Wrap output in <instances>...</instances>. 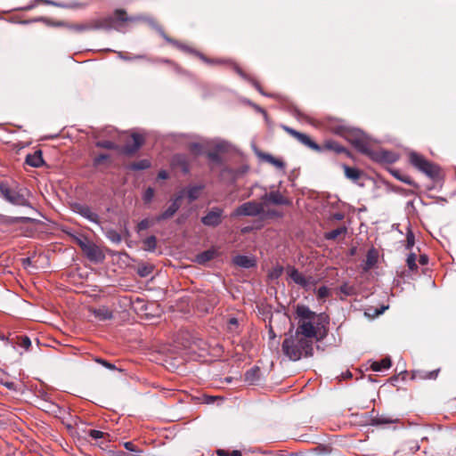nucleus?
Returning <instances> with one entry per match:
<instances>
[{
	"mask_svg": "<svg viewBox=\"0 0 456 456\" xmlns=\"http://www.w3.org/2000/svg\"><path fill=\"white\" fill-rule=\"evenodd\" d=\"M90 312L100 322L108 321L113 318L112 312L106 306H100L99 308H92Z\"/></svg>",
	"mask_w": 456,
	"mask_h": 456,
	"instance_id": "2eb2a0df",
	"label": "nucleus"
},
{
	"mask_svg": "<svg viewBox=\"0 0 456 456\" xmlns=\"http://www.w3.org/2000/svg\"><path fill=\"white\" fill-rule=\"evenodd\" d=\"M314 341L300 334L298 331L292 330L287 335L282 343L283 354L291 361H297L304 357L313 355Z\"/></svg>",
	"mask_w": 456,
	"mask_h": 456,
	"instance_id": "f03ea898",
	"label": "nucleus"
},
{
	"mask_svg": "<svg viewBox=\"0 0 456 456\" xmlns=\"http://www.w3.org/2000/svg\"><path fill=\"white\" fill-rule=\"evenodd\" d=\"M144 248L149 251H153L157 247V239L155 236H150L143 240Z\"/></svg>",
	"mask_w": 456,
	"mask_h": 456,
	"instance_id": "c756f323",
	"label": "nucleus"
},
{
	"mask_svg": "<svg viewBox=\"0 0 456 456\" xmlns=\"http://www.w3.org/2000/svg\"><path fill=\"white\" fill-rule=\"evenodd\" d=\"M238 73L240 75V76H244L243 73L241 72V70L238 69Z\"/></svg>",
	"mask_w": 456,
	"mask_h": 456,
	"instance_id": "338daca9",
	"label": "nucleus"
},
{
	"mask_svg": "<svg viewBox=\"0 0 456 456\" xmlns=\"http://www.w3.org/2000/svg\"><path fill=\"white\" fill-rule=\"evenodd\" d=\"M419 263H420L421 265H427V264H428V256H427L422 255V256H420V257H419Z\"/></svg>",
	"mask_w": 456,
	"mask_h": 456,
	"instance_id": "864d4df0",
	"label": "nucleus"
},
{
	"mask_svg": "<svg viewBox=\"0 0 456 456\" xmlns=\"http://www.w3.org/2000/svg\"><path fill=\"white\" fill-rule=\"evenodd\" d=\"M440 371V369H436L431 371H417L414 373L413 378L414 379H436L438 376V373Z\"/></svg>",
	"mask_w": 456,
	"mask_h": 456,
	"instance_id": "5701e85b",
	"label": "nucleus"
},
{
	"mask_svg": "<svg viewBox=\"0 0 456 456\" xmlns=\"http://www.w3.org/2000/svg\"><path fill=\"white\" fill-rule=\"evenodd\" d=\"M172 164L174 166H181V168L183 172L188 171L186 157L183 155H175L173 158Z\"/></svg>",
	"mask_w": 456,
	"mask_h": 456,
	"instance_id": "a878e982",
	"label": "nucleus"
},
{
	"mask_svg": "<svg viewBox=\"0 0 456 456\" xmlns=\"http://www.w3.org/2000/svg\"><path fill=\"white\" fill-rule=\"evenodd\" d=\"M91 240H89L86 237H77L76 238V242L81 248L82 251L86 248V247L89 244Z\"/></svg>",
	"mask_w": 456,
	"mask_h": 456,
	"instance_id": "ea45409f",
	"label": "nucleus"
},
{
	"mask_svg": "<svg viewBox=\"0 0 456 456\" xmlns=\"http://www.w3.org/2000/svg\"><path fill=\"white\" fill-rule=\"evenodd\" d=\"M409 160L416 169L425 174L428 177L433 180L439 177V167L425 159L422 155L415 151H411L409 153Z\"/></svg>",
	"mask_w": 456,
	"mask_h": 456,
	"instance_id": "20e7f679",
	"label": "nucleus"
},
{
	"mask_svg": "<svg viewBox=\"0 0 456 456\" xmlns=\"http://www.w3.org/2000/svg\"><path fill=\"white\" fill-rule=\"evenodd\" d=\"M407 248H411L414 245V236L412 232H408L407 234Z\"/></svg>",
	"mask_w": 456,
	"mask_h": 456,
	"instance_id": "de8ad7c7",
	"label": "nucleus"
},
{
	"mask_svg": "<svg viewBox=\"0 0 456 456\" xmlns=\"http://www.w3.org/2000/svg\"><path fill=\"white\" fill-rule=\"evenodd\" d=\"M380 155H381V160H384L387 163L395 162L398 159V156L395 153H393L390 151H380Z\"/></svg>",
	"mask_w": 456,
	"mask_h": 456,
	"instance_id": "7c9ffc66",
	"label": "nucleus"
},
{
	"mask_svg": "<svg viewBox=\"0 0 456 456\" xmlns=\"http://www.w3.org/2000/svg\"><path fill=\"white\" fill-rule=\"evenodd\" d=\"M124 446H125V448H126V450H128V451L135 452L134 445V444H133V443H131V442H126V443L124 444Z\"/></svg>",
	"mask_w": 456,
	"mask_h": 456,
	"instance_id": "3c124183",
	"label": "nucleus"
},
{
	"mask_svg": "<svg viewBox=\"0 0 456 456\" xmlns=\"http://www.w3.org/2000/svg\"><path fill=\"white\" fill-rule=\"evenodd\" d=\"M269 335L271 338H273L275 337V334L272 329L269 330Z\"/></svg>",
	"mask_w": 456,
	"mask_h": 456,
	"instance_id": "052dcab7",
	"label": "nucleus"
},
{
	"mask_svg": "<svg viewBox=\"0 0 456 456\" xmlns=\"http://www.w3.org/2000/svg\"><path fill=\"white\" fill-rule=\"evenodd\" d=\"M151 167V162L148 159H142L134 162L131 165V168L134 170H143Z\"/></svg>",
	"mask_w": 456,
	"mask_h": 456,
	"instance_id": "2f4dec72",
	"label": "nucleus"
},
{
	"mask_svg": "<svg viewBox=\"0 0 456 456\" xmlns=\"http://www.w3.org/2000/svg\"><path fill=\"white\" fill-rule=\"evenodd\" d=\"M416 255L414 253H411L406 259L407 265L411 271H414L417 269L416 265Z\"/></svg>",
	"mask_w": 456,
	"mask_h": 456,
	"instance_id": "c9c22d12",
	"label": "nucleus"
},
{
	"mask_svg": "<svg viewBox=\"0 0 456 456\" xmlns=\"http://www.w3.org/2000/svg\"><path fill=\"white\" fill-rule=\"evenodd\" d=\"M0 193L4 200L17 206H28V191L24 188L11 189L6 183H0Z\"/></svg>",
	"mask_w": 456,
	"mask_h": 456,
	"instance_id": "39448f33",
	"label": "nucleus"
},
{
	"mask_svg": "<svg viewBox=\"0 0 456 456\" xmlns=\"http://www.w3.org/2000/svg\"><path fill=\"white\" fill-rule=\"evenodd\" d=\"M230 456H241V452L239 451V450H233L231 454H229Z\"/></svg>",
	"mask_w": 456,
	"mask_h": 456,
	"instance_id": "4d7b16f0",
	"label": "nucleus"
},
{
	"mask_svg": "<svg viewBox=\"0 0 456 456\" xmlns=\"http://www.w3.org/2000/svg\"><path fill=\"white\" fill-rule=\"evenodd\" d=\"M24 263H27V265H29V263H30V259H29V258L25 259V260H24Z\"/></svg>",
	"mask_w": 456,
	"mask_h": 456,
	"instance_id": "69168bd1",
	"label": "nucleus"
},
{
	"mask_svg": "<svg viewBox=\"0 0 456 456\" xmlns=\"http://www.w3.org/2000/svg\"><path fill=\"white\" fill-rule=\"evenodd\" d=\"M217 455L218 456H230L229 455V452L225 450H218L217 451Z\"/></svg>",
	"mask_w": 456,
	"mask_h": 456,
	"instance_id": "5fc2aeb1",
	"label": "nucleus"
},
{
	"mask_svg": "<svg viewBox=\"0 0 456 456\" xmlns=\"http://www.w3.org/2000/svg\"><path fill=\"white\" fill-rule=\"evenodd\" d=\"M119 58H121L124 61H132L135 59H143V55H135L134 57L125 56L122 53H119Z\"/></svg>",
	"mask_w": 456,
	"mask_h": 456,
	"instance_id": "09e8293b",
	"label": "nucleus"
},
{
	"mask_svg": "<svg viewBox=\"0 0 456 456\" xmlns=\"http://www.w3.org/2000/svg\"><path fill=\"white\" fill-rule=\"evenodd\" d=\"M190 150L195 154H200L201 152V145L198 142H192L190 144Z\"/></svg>",
	"mask_w": 456,
	"mask_h": 456,
	"instance_id": "c03bdc74",
	"label": "nucleus"
},
{
	"mask_svg": "<svg viewBox=\"0 0 456 456\" xmlns=\"http://www.w3.org/2000/svg\"><path fill=\"white\" fill-rule=\"evenodd\" d=\"M397 178L405 183H409V184L411 183V179L408 176H404V177L397 176Z\"/></svg>",
	"mask_w": 456,
	"mask_h": 456,
	"instance_id": "6e6d98bb",
	"label": "nucleus"
},
{
	"mask_svg": "<svg viewBox=\"0 0 456 456\" xmlns=\"http://www.w3.org/2000/svg\"><path fill=\"white\" fill-rule=\"evenodd\" d=\"M183 198V192H180L178 195H175L174 198L171 199V204L170 206L163 211L161 214L157 216L154 219L155 222L159 223L164 220L170 219L174 216V215L177 212V210L180 208V201Z\"/></svg>",
	"mask_w": 456,
	"mask_h": 456,
	"instance_id": "6e6552de",
	"label": "nucleus"
},
{
	"mask_svg": "<svg viewBox=\"0 0 456 456\" xmlns=\"http://www.w3.org/2000/svg\"><path fill=\"white\" fill-rule=\"evenodd\" d=\"M233 262L243 268H250L255 265V260L247 256H237L233 258Z\"/></svg>",
	"mask_w": 456,
	"mask_h": 456,
	"instance_id": "a211bd4d",
	"label": "nucleus"
},
{
	"mask_svg": "<svg viewBox=\"0 0 456 456\" xmlns=\"http://www.w3.org/2000/svg\"><path fill=\"white\" fill-rule=\"evenodd\" d=\"M391 367V360L388 357H386L380 361L373 362L371 363V369L374 371H382L385 370H388Z\"/></svg>",
	"mask_w": 456,
	"mask_h": 456,
	"instance_id": "aec40b11",
	"label": "nucleus"
},
{
	"mask_svg": "<svg viewBox=\"0 0 456 456\" xmlns=\"http://www.w3.org/2000/svg\"><path fill=\"white\" fill-rule=\"evenodd\" d=\"M351 376H352V374H351L350 372H348V373L346 374V377H351Z\"/></svg>",
	"mask_w": 456,
	"mask_h": 456,
	"instance_id": "774afa93",
	"label": "nucleus"
},
{
	"mask_svg": "<svg viewBox=\"0 0 456 456\" xmlns=\"http://www.w3.org/2000/svg\"><path fill=\"white\" fill-rule=\"evenodd\" d=\"M238 326V320L236 318H231L228 322V329L233 331Z\"/></svg>",
	"mask_w": 456,
	"mask_h": 456,
	"instance_id": "a18cd8bd",
	"label": "nucleus"
},
{
	"mask_svg": "<svg viewBox=\"0 0 456 456\" xmlns=\"http://www.w3.org/2000/svg\"><path fill=\"white\" fill-rule=\"evenodd\" d=\"M330 289L326 286H322L317 290V297L319 299H324L330 296Z\"/></svg>",
	"mask_w": 456,
	"mask_h": 456,
	"instance_id": "4c0bfd02",
	"label": "nucleus"
},
{
	"mask_svg": "<svg viewBox=\"0 0 456 456\" xmlns=\"http://www.w3.org/2000/svg\"><path fill=\"white\" fill-rule=\"evenodd\" d=\"M2 384L4 387H6L7 388H9V389H12V390L16 389V385L13 382H11V381H2Z\"/></svg>",
	"mask_w": 456,
	"mask_h": 456,
	"instance_id": "8fccbe9b",
	"label": "nucleus"
},
{
	"mask_svg": "<svg viewBox=\"0 0 456 456\" xmlns=\"http://www.w3.org/2000/svg\"><path fill=\"white\" fill-rule=\"evenodd\" d=\"M86 257L93 262H102L105 258V255L102 250L94 242L90 241L89 244L83 250Z\"/></svg>",
	"mask_w": 456,
	"mask_h": 456,
	"instance_id": "9d476101",
	"label": "nucleus"
},
{
	"mask_svg": "<svg viewBox=\"0 0 456 456\" xmlns=\"http://www.w3.org/2000/svg\"><path fill=\"white\" fill-rule=\"evenodd\" d=\"M265 211L264 204L256 201H248L241 204L232 212V216H256Z\"/></svg>",
	"mask_w": 456,
	"mask_h": 456,
	"instance_id": "423d86ee",
	"label": "nucleus"
},
{
	"mask_svg": "<svg viewBox=\"0 0 456 456\" xmlns=\"http://www.w3.org/2000/svg\"><path fill=\"white\" fill-rule=\"evenodd\" d=\"M349 141L359 151L362 153H369L370 146L362 134L354 133L352 134V138H349Z\"/></svg>",
	"mask_w": 456,
	"mask_h": 456,
	"instance_id": "ddd939ff",
	"label": "nucleus"
},
{
	"mask_svg": "<svg viewBox=\"0 0 456 456\" xmlns=\"http://www.w3.org/2000/svg\"><path fill=\"white\" fill-rule=\"evenodd\" d=\"M132 139H133V142H134L133 146H126V152H127V153L134 152L135 151H137L139 149V147L143 142V137L140 134H132Z\"/></svg>",
	"mask_w": 456,
	"mask_h": 456,
	"instance_id": "4be33fe9",
	"label": "nucleus"
},
{
	"mask_svg": "<svg viewBox=\"0 0 456 456\" xmlns=\"http://www.w3.org/2000/svg\"><path fill=\"white\" fill-rule=\"evenodd\" d=\"M96 362H100L101 364H102L104 367L110 369V370H116V367L115 365H113L112 363L105 361V360H102V359H97Z\"/></svg>",
	"mask_w": 456,
	"mask_h": 456,
	"instance_id": "49530a36",
	"label": "nucleus"
},
{
	"mask_svg": "<svg viewBox=\"0 0 456 456\" xmlns=\"http://www.w3.org/2000/svg\"><path fill=\"white\" fill-rule=\"evenodd\" d=\"M324 148L328 150L334 151L335 152L341 153L345 152L346 150L343 146L339 145L338 142L333 141H327L324 144Z\"/></svg>",
	"mask_w": 456,
	"mask_h": 456,
	"instance_id": "c85d7f7f",
	"label": "nucleus"
},
{
	"mask_svg": "<svg viewBox=\"0 0 456 456\" xmlns=\"http://www.w3.org/2000/svg\"><path fill=\"white\" fill-rule=\"evenodd\" d=\"M261 158L280 170H283L285 168V163L281 159H276L271 154H261Z\"/></svg>",
	"mask_w": 456,
	"mask_h": 456,
	"instance_id": "6ab92c4d",
	"label": "nucleus"
},
{
	"mask_svg": "<svg viewBox=\"0 0 456 456\" xmlns=\"http://www.w3.org/2000/svg\"><path fill=\"white\" fill-rule=\"evenodd\" d=\"M77 213L92 223L99 224V216L87 206H78Z\"/></svg>",
	"mask_w": 456,
	"mask_h": 456,
	"instance_id": "dca6fc26",
	"label": "nucleus"
},
{
	"mask_svg": "<svg viewBox=\"0 0 456 456\" xmlns=\"http://www.w3.org/2000/svg\"><path fill=\"white\" fill-rule=\"evenodd\" d=\"M255 86H256V89H257L261 94H263V92H262V90H261V88H260L259 85L256 83V84H255Z\"/></svg>",
	"mask_w": 456,
	"mask_h": 456,
	"instance_id": "e2e57ef3",
	"label": "nucleus"
},
{
	"mask_svg": "<svg viewBox=\"0 0 456 456\" xmlns=\"http://www.w3.org/2000/svg\"><path fill=\"white\" fill-rule=\"evenodd\" d=\"M201 190V187L194 186L191 187L187 191V196L191 201L195 200L199 195L200 191Z\"/></svg>",
	"mask_w": 456,
	"mask_h": 456,
	"instance_id": "473e14b6",
	"label": "nucleus"
},
{
	"mask_svg": "<svg viewBox=\"0 0 456 456\" xmlns=\"http://www.w3.org/2000/svg\"><path fill=\"white\" fill-rule=\"evenodd\" d=\"M140 274L141 276H145L148 274L147 271H146V268L142 269L140 271Z\"/></svg>",
	"mask_w": 456,
	"mask_h": 456,
	"instance_id": "bf43d9fd",
	"label": "nucleus"
},
{
	"mask_svg": "<svg viewBox=\"0 0 456 456\" xmlns=\"http://www.w3.org/2000/svg\"><path fill=\"white\" fill-rule=\"evenodd\" d=\"M339 291L346 296H351L354 294V288L348 283H344L339 287Z\"/></svg>",
	"mask_w": 456,
	"mask_h": 456,
	"instance_id": "f704fd0d",
	"label": "nucleus"
},
{
	"mask_svg": "<svg viewBox=\"0 0 456 456\" xmlns=\"http://www.w3.org/2000/svg\"><path fill=\"white\" fill-rule=\"evenodd\" d=\"M343 168L346 178L354 182H356L360 178L361 172L359 171V169L355 167H350L346 165L343 166Z\"/></svg>",
	"mask_w": 456,
	"mask_h": 456,
	"instance_id": "b1692460",
	"label": "nucleus"
},
{
	"mask_svg": "<svg viewBox=\"0 0 456 456\" xmlns=\"http://www.w3.org/2000/svg\"><path fill=\"white\" fill-rule=\"evenodd\" d=\"M296 330L312 341L320 342L329 333L330 318L324 314H317L308 306L298 305L296 308Z\"/></svg>",
	"mask_w": 456,
	"mask_h": 456,
	"instance_id": "f257e3e1",
	"label": "nucleus"
},
{
	"mask_svg": "<svg viewBox=\"0 0 456 456\" xmlns=\"http://www.w3.org/2000/svg\"><path fill=\"white\" fill-rule=\"evenodd\" d=\"M158 177L159 179L165 180V179H167L168 177V174H167V172L166 170H160L159 172V174H158Z\"/></svg>",
	"mask_w": 456,
	"mask_h": 456,
	"instance_id": "603ef678",
	"label": "nucleus"
},
{
	"mask_svg": "<svg viewBox=\"0 0 456 456\" xmlns=\"http://www.w3.org/2000/svg\"><path fill=\"white\" fill-rule=\"evenodd\" d=\"M141 17H128L124 10H117L114 12V17H107L103 19H97L87 21L82 24L73 25L72 28L76 31H86L92 29H111L118 28L116 23L118 21H126V20H139Z\"/></svg>",
	"mask_w": 456,
	"mask_h": 456,
	"instance_id": "7ed1b4c3",
	"label": "nucleus"
},
{
	"mask_svg": "<svg viewBox=\"0 0 456 456\" xmlns=\"http://www.w3.org/2000/svg\"><path fill=\"white\" fill-rule=\"evenodd\" d=\"M284 271V268L281 265H276L275 267H273L270 273H269V277L271 279H278L281 276L282 273Z\"/></svg>",
	"mask_w": 456,
	"mask_h": 456,
	"instance_id": "72a5a7b5",
	"label": "nucleus"
},
{
	"mask_svg": "<svg viewBox=\"0 0 456 456\" xmlns=\"http://www.w3.org/2000/svg\"><path fill=\"white\" fill-rule=\"evenodd\" d=\"M26 163L33 167H39L44 164L41 151H37L26 157Z\"/></svg>",
	"mask_w": 456,
	"mask_h": 456,
	"instance_id": "f3484780",
	"label": "nucleus"
},
{
	"mask_svg": "<svg viewBox=\"0 0 456 456\" xmlns=\"http://www.w3.org/2000/svg\"><path fill=\"white\" fill-rule=\"evenodd\" d=\"M282 128L288 134H289L290 135L295 137L302 144L307 146L308 148H310L314 151H321V147L316 142H314L307 134L297 132V131L294 130L293 128H290L287 126H282Z\"/></svg>",
	"mask_w": 456,
	"mask_h": 456,
	"instance_id": "1a4fd4ad",
	"label": "nucleus"
},
{
	"mask_svg": "<svg viewBox=\"0 0 456 456\" xmlns=\"http://www.w3.org/2000/svg\"><path fill=\"white\" fill-rule=\"evenodd\" d=\"M260 379V369L253 367L245 373V380L249 384H254Z\"/></svg>",
	"mask_w": 456,
	"mask_h": 456,
	"instance_id": "412c9836",
	"label": "nucleus"
},
{
	"mask_svg": "<svg viewBox=\"0 0 456 456\" xmlns=\"http://www.w3.org/2000/svg\"><path fill=\"white\" fill-rule=\"evenodd\" d=\"M46 4H53V5H57V4H55L54 2L53 1H48V0H44Z\"/></svg>",
	"mask_w": 456,
	"mask_h": 456,
	"instance_id": "680f3d73",
	"label": "nucleus"
},
{
	"mask_svg": "<svg viewBox=\"0 0 456 456\" xmlns=\"http://www.w3.org/2000/svg\"><path fill=\"white\" fill-rule=\"evenodd\" d=\"M216 252L214 250H206L196 256V262L203 265L214 258Z\"/></svg>",
	"mask_w": 456,
	"mask_h": 456,
	"instance_id": "393cba45",
	"label": "nucleus"
},
{
	"mask_svg": "<svg viewBox=\"0 0 456 456\" xmlns=\"http://www.w3.org/2000/svg\"><path fill=\"white\" fill-rule=\"evenodd\" d=\"M153 224V220H150L148 218H145L143 220H142L138 224H137V230L140 232V231H143V230H146L148 229L151 225Z\"/></svg>",
	"mask_w": 456,
	"mask_h": 456,
	"instance_id": "58836bf2",
	"label": "nucleus"
},
{
	"mask_svg": "<svg viewBox=\"0 0 456 456\" xmlns=\"http://www.w3.org/2000/svg\"><path fill=\"white\" fill-rule=\"evenodd\" d=\"M222 213L220 208H215L203 216L201 221L205 225L216 226L221 223Z\"/></svg>",
	"mask_w": 456,
	"mask_h": 456,
	"instance_id": "f8f14e48",
	"label": "nucleus"
},
{
	"mask_svg": "<svg viewBox=\"0 0 456 456\" xmlns=\"http://www.w3.org/2000/svg\"><path fill=\"white\" fill-rule=\"evenodd\" d=\"M346 232V228L342 226V227H338L337 229H334L329 232H327L325 234V238L327 240H335L337 239L339 235L341 234H344Z\"/></svg>",
	"mask_w": 456,
	"mask_h": 456,
	"instance_id": "cd10ccee",
	"label": "nucleus"
},
{
	"mask_svg": "<svg viewBox=\"0 0 456 456\" xmlns=\"http://www.w3.org/2000/svg\"><path fill=\"white\" fill-rule=\"evenodd\" d=\"M249 230H250L249 227H245V228L242 229V232H248Z\"/></svg>",
	"mask_w": 456,
	"mask_h": 456,
	"instance_id": "0e129e2a",
	"label": "nucleus"
},
{
	"mask_svg": "<svg viewBox=\"0 0 456 456\" xmlns=\"http://www.w3.org/2000/svg\"><path fill=\"white\" fill-rule=\"evenodd\" d=\"M104 435L105 434L100 430L92 429L89 431V436L94 439L102 438Z\"/></svg>",
	"mask_w": 456,
	"mask_h": 456,
	"instance_id": "37998d69",
	"label": "nucleus"
},
{
	"mask_svg": "<svg viewBox=\"0 0 456 456\" xmlns=\"http://www.w3.org/2000/svg\"><path fill=\"white\" fill-rule=\"evenodd\" d=\"M18 345L26 350L28 349L31 346V341L28 337L21 336L18 338Z\"/></svg>",
	"mask_w": 456,
	"mask_h": 456,
	"instance_id": "e433bc0d",
	"label": "nucleus"
},
{
	"mask_svg": "<svg viewBox=\"0 0 456 456\" xmlns=\"http://www.w3.org/2000/svg\"><path fill=\"white\" fill-rule=\"evenodd\" d=\"M107 158L106 155H100L99 157L96 158L95 161L97 163H100L102 160L105 159Z\"/></svg>",
	"mask_w": 456,
	"mask_h": 456,
	"instance_id": "13d9d810",
	"label": "nucleus"
},
{
	"mask_svg": "<svg viewBox=\"0 0 456 456\" xmlns=\"http://www.w3.org/2000/svg\"><path fill=\"white\" fill-rule=\"evenodd\" d=\"M105 235L112 243L118 244L121 242L120 234L114 229L107 230Z\"/></svg>",
	"mask_w": 456,
	"mask_h": 456,
	"instance_id": "bb28decb",
	"label": "nucleus"
},
{
	"mask_svg": "<svg viewBox=\"0 0 456 456\" xmlns=\"http://www.w3.org/2000/svg\"><path fill=\"white\" fill-rule=\"evenodd\" d=\"M96 145L98 147L104 148V149H114L115 148V143H113L112 142H110V141L98 142L96 143Z\"/></svg>",
	"mask_w": 456,
	"mask_h": 456,
	"instance_id": "79ce46f5",
	"label": "nucleus"
},
{
	"mask_svg": "<svg viewBox=\"0 0 456 456\" xmlns=\"http://www.w3.org/2000/svg\"><path fill=\"white\" fill-rule=\"evenodd\" d=\"M265 201H269L274 205H289L290 200L286 199L281 193L279 191H271L268 194H265L263 197Z\"/></svg>",
	"mask_w": 456,
	"mask_h": 456,
	"instance_id": "4468645a",
	"label": "nucleus"
},
{
	"mask_svg": "<svg viewBox=\"0 0 456 456\" xmlns=\"http://www.w3.org/2000/svg\"><path fill=\"white\" fill-rule=\"evenodd\" d=\"M153 197H154V190L152 188L149 187L143 194V200L145 202H151V200L153 199Z\"/></svg>",
	"mask_w": 456,
	"mask_h": 456,
	"instance_id": "a19ab883",
	"label": "nucleus"
},
{
	"mask_svg": "<svg viewBox=\"0 0 456 456\" xmlns=\"http://www.w3.org/2000/svg\"><path fill=\"white\" fill-rule=\"evenodd\" d=\"M285 270L288 277L305 290H310L314 286V280L312 276H305L294 266L289 265Z\"/></svg>",
	"mask_w": 456,
	"mask_h": 456,
	"instance_id": "0eeeda50",
	"label": "nucleus"
},
{
	"mask_svg": "<svg viewBox=\"0 0 456 456\" xmlns=\"http://www.w3.org/2000/svg\"><path fill=\"white\" fill-rule=\"evenodd\" d=\"M156 28L158 29V31L160 33V35L163 37V38L168 42V43H171L173 44L174 45H175L177 48L184 51V52H189V53H195L196 55H198L200 59H202L204 61L206 62H210L208 59H207L205 56H203L201 53L191 49L189 46L185 45H183L175 40H173L172 38H170L169 37H167L164 31L161 29V28L159 27H156Z\"/></svg>",
	"mask_w": 456,
	"mask_h": 456,
	"instance_id": "9b49d317",
	"label": "nucleus"
}]
</instances>
